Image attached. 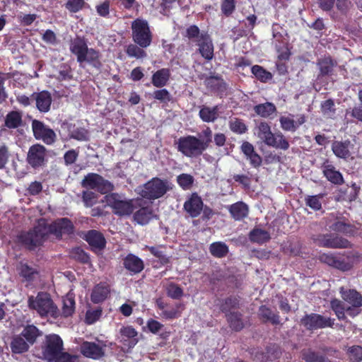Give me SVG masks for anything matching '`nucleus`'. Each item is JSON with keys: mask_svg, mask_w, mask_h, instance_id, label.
Listing matches in <instances>:
<instances>
[{"mask_svg": "<svg viewBox=\"0 0 362 362\" xmlns=\"http://www.w3.org/2000/svg\"><path fill=\"white\" fill-rule=\"evenodd\" d=\"M132 38L141 47H149L153 41V33L147 20L136 18L131 23Z\"/></svg>", "mask_w": 362, "mask_h": 362, "instance_id": "obj_7", "label": "nucleus"}, {"mask_svg": "<svg viewBox=\"0 0 362 362\" xmlns=\"http://www.w3.org/2000/svg\"><path fill=\"white\" fill-rule=\"evenodd\" d=\"M41 350L42 358L48 361L64 350L63 340L57 334H47L42 343Z\"/></svg>", "mask_w": 362, "mask_h": 362, "instance_id": "obj_11", "label": "nucleus"}, {"mask_svg": "<svg viewBox=\"0 0 362 362\" xmlns=\"http://www.w3.org/2000/svg\"><path fill=\"white\" fill-rule=\"evenodd\" d=\"M219 106L215 105L212 107L202 106L199 112V116L204 122H214L218 117Z\"/></svg>", "mask_w": 362, "mask_h": 362, "instance_id": "obj_36", "label": "nucleus"}, {"mask_svg": "<svg viewBox=\"0 0 362 362\" xmlns=\"http://www.w3.org/2000/svg\"><path fill=\"white\" fill-rule=\"evenodd\" d=\"M230 130L236 134H243L247 132V127L243 119L234 117L228 123Z\"/></svg>", "mask_w": 362, "mask_h": 362, "instance_id": "obj_53", "label": "nucleus"}, {"mask_svg": "<svg viewBox=\"0 0 362 362\" xmlns=\"http://www.w3.org/2000/svg\"><path fill=\"white\" fill-rule=\"evenodd\" d=\"M258 317L262 322H271L274 325L280 324V316L278 313H274L270 308L265 305L259 306Z\"/></svg>", "mask_w": 362, "mask_h": 362, "instance_id": "obj_30", "label": "nucleus"}, {"mask_svg": "<svg viewBox=\"0 0 362 362\" xmlns=\"http://www.w3.org/2000/svg\"><path fill=\"white\" fill-rule=\"evenodd\" d=\"M194 181V177L189 174L182 173L177 177V184L184 190L189 189Z\"/></svg>", "mask_w": 362, "mask_h": 362, "instance_id": "obj_58", "label": "nucleus"}, {"mask_svg": "<svg viewBox=\"0 0 362 362\" xmlns=\"http://www.w3.org/2000/svg\"><path fill=\"white\" fill-rule=\"evenodd\" d=\"M235 0H221V10L224 16H230L235 11Z\"/></svg>", "mask_w": 362, "mask_h": 362, "instance_id": "obj_63", "label": "nucleus"}, {"mask_svg": "<svg viewBox=\"0 0 362 362\" xmlns=\"http://www.w3.org/2000/svg\"><path fill=\"white\" fill-rule=\"evenodd\" d=\"M90 246L93 251L102 250L106 246V240L104 235L97 230H89L82 237Z\"/></svg>", "mask_w": 362, "mask_h": 362, "instance_id": "obj_16", "label": "nucleus"}, {"mask_svg": "<svg viewBox=\"0 0 362 362\" xmlns=\"http://www.w3.org/2000/svg\"><path fill=\"white\" fill-rule=\"evenodd\" d=\"M291 116V117L281 116L279 118V122L283 130L294 132L298 129V124H296V121L293 119V116Z\"/></svg>", "mask_w": 362, "mask_h": 362, "instance_id": "obj_57", "label": "nucleus"}, {"mask_svg": "<svg viewBox=\"0 0 362 362\" xmlns=\"http://www.w3.org/2000/svg\"><path fill=\"white\" fill-rule=\"evenodd\" d=\"M227 322L230 329L235 332L241 331L245 324L243 320V315L238 311H234L226 315Z\"/></svg>", "mask_w": 362, "mask_h": 362, "instance_id": "obj_35", "label": "nucleus"}, {"mask_svg": "<svg viewBox=\"0 0 362 362\" xmlns=\"http://www.w3.org/2000/svg\"><path fill=\"white\" fill-rule=\"evenodd\" d=\"M138 332L132 326H123L119 329V342L129 349L138 343Z\"/></svg>", "mask_w": 362, "mask_h": 362, "instance_id": "obj_17", "label": "nucleus"}, {"mask_svg": "<svg viewBox=\"0 0 362 362\" xmlns=\"http://www.w3.org/2000/svg\"><path fill=\"white\" fill-rule=\"evenodd\" d=\"M330 216L332 218L326 222L330 230L334 231L336 234H343L349 237L355 236L357 234L358 228L351 223L345 216H334L333 214H330Z\"/></svg>", "mask_w": 362, "mask_h": 362, "instance_id": "obj_10", "label": "nucleus"}, {"mask_svg": "<svg viewBox=\"0 0 362 362\" xmlns=\"http://www.w3.org/2000/svg\"><path fill=\"white\" fill-rule=\"evenodd\" d=\"M211 255L216 258H223L226 257L228 252V246L223 242H214L209 246Z\"/></svg>", "mask_w": 362, "mask_h": 362, "instance_id": "obj_46", "label": "nucleus"}, {"mask_svg": "<svg viewBox=\"0 0 362 362\" xmlns=\"http://www.w3.org/2000/svg\"><path fill=\"white\" fill-rule=\"evenodd\" d=\"M326 243V248L347 249L351 248V243L346 238L336 233H329Z\"/></svg>", "mask_w": 362, "mask_h": 362, "instance_id": "obj_28", "label": "nucleus"}, {"mask_svg": "<svg viewBox=\"0 0 362 362\" xmlns=\"http://www.w3.org/2000/svg\"><path fill=\"white\" fill-rule=\"evenodd\" d=\"M346 355L350 362H361L362 346L359 345H353L349 346L347 349Z\"/></svg>", "mask_w": 362, "mask_h": 362, "instance_id": "obj_56", "label": "nucleus"}, {"mask_svg": "<svg viewBox=\"0 0 362 362\" xmlns=\"http://www.w3.org/2000/svg\"><path fill=\"white\" fill-rule=\"evenodd\" d=\"M319 259L321 262L343 272H346L351 269V264L349 262L338 257L334 254L323 253L320 255Z\"/></svg>", "mask_w": 362, "mask_h": 362, "instance_id": "obj_19", "label": "nucleus"}, {"mask_svg": "<svg viewBox=\"0 0 362 362\" xmlns=\"http://www.w3.org/2000/svg\"><path fill=\"white\" fill-rule=\"evenodd\" d=\"M28 306L36 311L41 317H57L59 310L50 295L47 292H39L36 296H30L28 299Z\"/></svg>", "mask_w": 362, "mask_h": 362, "instance_id": "obj_4", "label": "nucleus"}, {"mask_svg": "<svg viewBox=\"0 0 362 362\" xmlns=\"http://www.w3.org/2000/svg\"><path fill=\"white\" fill-rule=\"evenodd\" d=\"M240 151L245 157L249 160L250 164L255 168L262 165V158L255 151L254 146L249 141H243L240 146Z\"/></svg>", "mask_w": 362, "mask_h": 362, "instance_id": "obj_23", "label": "nucleus"}, {"mask_svg": "<svg viewBox=\"0 0 362 362\" xmlns=\"http://www.w3.org/2000/svg\"><path fill=\"white\" fill-rule=\"evenodd\" d=\"M251 72L262 83H267L273 77L271 72L259 65L252 66L251 67Z\"/></svg>", "mask_w": 362, "mask_h": 362, "instance_id": "obj_48", "label": "nucleus"}, {"mask_svg": "<svg viewBox=\"0 0 362 362\" xmlns=\"http://www.w3.org/2000/svg\"><path fill=\"white\" fill-rule=\"evenodd\" d=\"M204 85L210 90L223 95L227 90V84L221 75L210 76L204 80Z\"/></svg>", "mask_w": 362, "mask_h": 362, "instance_id": "obj_25", "label": "nucleus"}, {"mask_svg": "<svg viewBox=\"0 0 362 362\" xmlns=\"http://www.w3.org/2000/svg\"><path fill=\"white\" fill-rule=\"evenodd\" d=\"M32 98L35 102L36 108L42 113L48 112L50 110L52 98L48 90L34 92Z\"/></svg>", "mask_w": 362, "mask_h": 362, "instance_id": "obj_20", "label": "nucleus"}, {"mask_svg": "<svg viewBox=\"0 0 362 362\" xmlns=\"http://www.w3.org/2000/svg\"><path fill=\"white\" fill-rule=\"evenodd\" d=\"M110 293V286L105 283H99L93 288L90 300L93 303L103 302Z\"/></svg>", "mask_w": 362, "mask_h": 362, "instance_id": "obj_29", "label": "nucleus"}, {"mask_svg": "<svg viewBox=\"0 0 362 362\" xmlns=\"http://www.w3.org/2000/svg\"><path fill=\"white\" fill-rule=\"evenodd\" d=\"M257 129L258 137L261 139L267 146H269V143L272 141V139L274 135V134L272 132L270 126L266 122H261Z\"/></svg>", "mask_w": 362, "mask_h": 362, "instance_id": "obj_44", "label": "nucleus"}, {"mask_svg": "<svg viewBox=\"0 0 362 362\" xmlns=\"http://www.w3.org/2000/svg\"><path fill=\"white\" fill-rule=\"evenodd\" d=\"M204 202L202 197L197 193H192L185 200L183 204V210L186 214L192 218L199 217L202 212Z\"/></svg>", "mask_w": 362, "mask_h": 362, "instance_id": "obj_15", "label": "nucleus"}, {"mask_svg": "<svg viewBox=\"0 0 362 362\" xmlns=\"http://www.w3.org/2000/svg\"><path fill=\"white\" fill-rule=\"evenodd\" d=\"M341 298L350 305L354 307H362V295L356 289H346L344 287L339 288Z\"/></svg>", "mask_w": 362, "mask_h": 362, "instance_id": "obj_26", "label": "nucleus"}, {"mask_svg": "<svg viewBox=\"0 0 362 362\" xmlns=\"http://www.w3.org/2000/svg\"><path fill=\"white\" fill-rule=\"evenodd\" d=\"M122 264L132 275L141 273L144 269V261L138 256L129 253L123 259Z\"/></svg>", "mask_w": 362, "mask_h": 362, "instance_id": "obj_22", "label": "nucleus"}, {"mask_svg": "<svg viewBox=\"0 0 362 362\" xmlns=\"http://www.w3.org/2000/svg\"><path fill=\"white\" fill-rule=\"evenodd\" d=\"M74 231V224L68 218H58L49 225H47L44 221H40L32 229L19 234L18 240L28 250H34L42 245L49 234H53L57 239H61L63 234L71 235Z\"/></svg>", "mask_w": 362, "mask_h": 362, "instance_id": "obj_1", "label": "nucleus"}, {"mask_svg": "<svg viewBox=\"0 0 362 362\" xmlns=\"http://www.w3.org/2000/svg\"><path fill=\"white\" fill-rule=\"evenodd\" d=\"M134 220L139 224L144 226L149 223L153 217V211L151 206L141 207L134 214Z\"/></svg>", "mask_w": 362, "mask_h": 362, "instance_id": "obj_34", "label": "nucleus"}, {"mask_svg": "<svg viewBox=\"0 0 362 362\" xmlns=\"http://www.w3.org/2000/svg\"><path fill=\"white\" fill-rule=\"evenodd\" d=\"M22 123V114L18 111L9 112L5 119V126L9 129H16Z\"/></svg>", "mask_w": 362, "mask_h": 362, "instance_id": "obj_51", "label": "nucleus"}, {"mask_svg": "<svg viewBox=\"0 0 362 362\" xmlns=\"http://www.w3.org/2000/svg\"><path fill=\"white\" fill-rule=\"evenodd\" d=\"M177 149L188 158H197L207 149L206 143L195 136H181L177 141Z\"/></svg>", "mask_w": 362, "mask_h": 362, "instance_id": "obj_6", "label": "nucleus"}, {"mask_svg": "<svg viewBox=\"0 0 362 362\" xmlns=\"http://www.w3.org/2000/svg\"><path fill=\"white\" fill-rule=\"evenodd\" d=\"M272 141L269 143L268 146H271L276 149H281L284 151H286L289 148V142L281 132L274 133Z\"/></svg>", "mask_w": 362, "mask_h": 362, "instance_id": "obj_47", "label": "nucleus"}, {"mask_svg": "<svg viewBox=\"0 0 362 362\" xmlns=\"http://www.w3.org/2000/svg\"><path fill=\"white\" fill-rule=\"evenodd\" d=\"M302 359L305 362H328L327 357L312 349H303L301 351Z\"/></svg>", "mask_w": 362, "mask_h": 362, "instance_id": "obj_40", "label": "nucleus"}, {"mask_svg": "<svg viewBox=\"0 0 362 362\" xmlns=\"http://www.w3.org/2000/svg\"><path fill=\"white\" fill-rule=\"evenodd\" d=\"M86 5L85 0H67L64 6L70 13H76L83 10Z\"/></svg>", "mask_w": 362, "mask_h": 362, "instance_id": "obj_59", "label": "nucleus"}, {"mask_svg": "<svg viewBox=\"0 0 362 362\" xmlns=\"http://www.w3.org/2000/svg\"><path fill=\"white\" fill-rule=\"evenodd\" d=\"M169 189L168 180L155 177L143 185L139 194L144 199L155 200L163 197Z\"/></svg>", "mask_w": 362, "mask_h": 362, "instance_id": "obj_8", "label": "nucleus"}, {"mask_svg": "<svg viewBox=\"0 0 362 362\" xmlns=\"http://www.w3.org/2000/svg\"><path fill=\"white\" fill-rule=\"evenodd\" d=\"M69 49L76 57L77 62L80 64L87 63L97 70L102 68L100 51L94 48H88V40L85 37L77 35L71 40Z\"/></svg>", "mask_w": 362, "mask_h": 362, "instance_id": "obj_2", "label": "nucleus"}, {"mask_svg": "<svg viewBox=\"0 0 362 362\" xmlns=\"http://www.w3.org/2000/svg\"><path fill=\"white\" fill-rule=\"evenodd\" d=\"M26 161L34 169L45 166L47 163L46 148L40 144L32 145L28 149Z\"/></svg>", "mask_w": 362, "mask_h": 362, "instance_id": "obj_13", "label": "nucleus"}, {"mask_svg": "<svg viewBox=\"0 0 362 362\" xmlns=\"http://www.w3.org/2000/svg\"><path fill=\"white\" fill-rule=\"evenodd\" d=\"M167 295L173 299H180L183 296V290L179 285L170 283L167 288Z\"/></svg>", "mask_w": 362, "mask_h": 362, "instance_id": "obj_64", "label": "nucleus"}, {"mask_svg": "<svg viewBox=\"0 0 362 362\" xmlns=\"http://www.w3.org/2000/svg\"><path fill=\"white\" fill-rule=\"evenodd\" d=\"M98 194L93 191L85 190L82 192L81 199L86 207H92L96 204L98 200Z\"/></svg>", "mask_w": 362, "mask_h": 362, "instance_id": "obj_60", "label": "nucleus"}, {"mask_svg": "<svg viewBox=\"0 0 362 362\" xmlns=\"http://www.w3.org/2000/svg\"><path fill=\"white\" fill-rule=\"evenodd\" d=\"M300 325L305 327V329L313 332L327 327L332 328L334 325V319L312 313L305 314L300 319Z\"/></svg>", "mask_w": 362, "mask_h": 362, "instance_id": "obj_12", "label": "nucleus"}, {"mask_svg": "<svg viewBox=\"0 0 362 362\" xmlns=\"http://www.w3.org/2000/svg\"><path fill=\"white\" fill-rule=\"evenodd\" d=\"M107 204L112 209L114 214L119 216L131 215L137 206V202H141L134 199H127L124 195L112 192L105 197ZM141 206V204H138Z\"/></svg>", "mask_w": 362, "mask_h": 362, "instance_id": "obj_5", "label": "nucleus"}, {"mask_svg": "<svg viewBox=\"0 0 362 362\" xmlns=\"http://www.w3.org/2000/svg\"><path fill=\"white\" fill-rule=\"evenodd\" d=\"M10 347L13 354H22L29 351L30 345L19 334L12 337Z\"/></svg>", "mask_w": 362, "mask_h": 362, "instance_id": "obj_31", "label": "nucleus"}, {"mask_svg": "<svg viewBox=\"0 0 362 362\" xmlns=\"http://www.w3.org/2000/svg\"><path fill=\"white\" fill-rule=\"evenodd\" d=\"M321 111L322 114L327 117H332V116H334L336 112V108L334 100L329 98L322 102Z\"/></svg>", "mask_w": 362, "mask_h": 362, "instance_id": "obj_61", "label": "nucleus"}, {"mask_svg": "<svg viewBox=\"0 0 362 362\" xmlns=\"http://www.w3.org/2000/svg\"><path fill=\"white\" fill-rule=\"evenodd\" d=\"M80 350L83 356L94 360L100 359L105 355L103 348L92 341H83L81 344Z\"/></svg>", "mask_w": 362, "mask_h": 362, "instance_id": "obj_21", "label": "nucleus"}, {"mask_svg": "<svg viewBox=\"0 0 362 362\" xmlns=\"http://www.w3.org/2000/svg\"><path fill=\"white\" fill-rule=\"evenodd\" d=\"M31 127L33 136L37 140H42L47 145H52L57 141V134L54 131L44 122L33 119Z\"/></svg>", "mask_w": 362, "mask_h": 362, "instance_id": "obj_14", "label": "nucleus"}, {"mask_svg": "<svg viewBox=\"0 0 362 362\" xmlns=\"http://www.w3.org/2000/svg\"><path fill=\"white\" fill-rule=\"evenodd\" d=\"M146 249L151 255L159 259V262L162 265H165L170 263V257L165 254L164 250L165 247L163 245L146 246Z\"/></svg>", "mask_w": 362, "mask_h": 362, "instance_id": "obj_45", "label": "nucleus"}, {"mask_svg": "<svg viewBox=\"0 0 362 362\" xmlns=\"http://www.w3.org/2000/svg\"><path fill=\"white\" fill-rule=\"evenodd\" d=\"M170 77V71L167 68H162L156 71L151 77V83L156 88L165 86Z\"/></svg>", "mask_w": 362, "mask_h": 362, "instance_id": "obj_33", "label": "nucleus"}, {"mask_svg": "<svg viewBox=\"0 0 362 362\" xmlns=\"http://www.w3.org/2000/svg\"><path fill=\"white\" fill-rule=\"evenodd\" d=\"M325 193H320L316 195H308L305 198L306 206L314 211H319L322 209L321 199L325 197Z\"/></svg>", "mask_w": 362, "mask_h": 362, "instance_id": "obj_52", "label": "nucleus"}, {"mask_svg": "<svg viewBox=\"0 0 362 362\" xmlns=\"http://www.w3.org/2000/svg\"><path fill=\"white\" fill-rule=\"evenodd\" d=\"M184 309L185 305L183 303H176L174 308L164 310L162 312V317L166 320L178 318Z\"/></svg>", "mask_w": 362, "mask_h": 362, "instance_id": "obj_55", "label": "nucleus"}, {"mask_svg": "<svg viewBox=\"0 0 362 362\" xmlns=\"http://www.w3.org/2000/svg\"><path fill=\"white\" fill-rule=\"evenodd\" d=\"M20 334L30 346H33L36 343L37 338L42 335V332L34 325H28Z\"/></svg>", "mask_w": 362, "mask_h": 362, "instance_id": "obj_32", "label": "nucleus"}, {"mask_svg": "<svg viewBox=\"0 0 362 362\" xmlns=\"http://www.w3.org/2000/svg\"><path fill=\"white\" fill-rule=\"evenodd\" d=\"M69 137L80 141H87L89 140L90 134L85 127L74 125L72 129H69Z\"/></svg>", "mask_w": 362, "mask_h": 362, "instance_id": "obj_50", "label": "nucleus"}, {"mask_svg": "<svg viewBox=\"0 0 362 362\" xmlns=\"http://www.w3.org/2000/svg\"><path fill=\"white\" fill-rule=\"evenodd\" d=\"M18 270L20 276L28 282L33 281L39 274L37 268L30 267L27 263L21 262Z\"/></svg>", "mask_w": 362, "mask_h": 362, "instance_id": "obj_39", "label": "nucleus"}, {"mask_svg": "<svg viewBox=\"0 0 362 362\" xmlns=\"http://www.w3.org/2000/svg\"><path fill=\"white\" fill-rule=\"evenodd\" d=\"M228 211L230 216L235 221H243L244 218L247 217L249 214V207L243 202H237L228 206Z\"/></svg>", "mask_w": 362, "mask_h": 362, "instance_id": "obj_27", "label": "nucleus"}, {"mask_svg": "<svg viewBox=\"0 0 362 362\" xmlns=\"http://www.w3.org/2000/svg\"><path fill=\"white\" fill-rule=\"evenodd\" d=\"M337 64V62L332 59L329 56L319 59L317 65L320 69V75L322 76L331 75L333 72L334 67L336 66Z\"/></svg>", "mask_w": 362, "mask_h": 362, "instance_id": "obj_37", "label": "nucleus"}, {"mask_svg": "<svg viewBox=\"0 0 362 362\" xmlns=\"http://www.w3.org/2000/svg\"><path fill=\"white\" fill-rule=\"evenodd\" d=\"M81 185L83 188L95 189L102 194L109 193L114 189L112 182L95 173H89L85 175L81 182Z\"/></svg>", "mask_w": 362, "mask_h": 362, "instance_id": "obj_9", "label": "nucleus"}, {"mask_svg": "<svg viewBox=\"0 0 362 362\" xmlns=\"http://www.w3.org/2000/svg\"><path fill=\"white\" fill-rule=\"evenodd\" d=\"M240 307V298L235 296H230L222 300L220 310L225 315L231 313L232 309H238Z\"/></svg>", "mask_w": 362, "mask_h": 362, "instance_id": "obj_43", "label": "nucleus"}, {"mask_svg": "<svg viewBox=\"0 0 362 362\" xmlns=\"http://www.w3.org/2000/svg\"><path fill=\"white\" fill-rule=\"evenodd\" d=\"M321 169L323 175L331 183L341 185L344 183L342 174L336 170V168L329 159H325L322 163Z\"/></svg>", "mask_w": 362, "mask_h": 362, "instance_id": "obj_18", "label": "nucleus"}, {"mask_svg": "<svg viewBox=\"0 0 362 362\" xmlns=\"http://www.w3.org/2000/svg\"><path fill=\"white\" fill-rule=\"evenodd\" d=\"M62 314L64 317L71 316L75 311V297L73 293H68L63 298Z\"/></svg>", "mask_w": 362, "mask_h": 362, "instance_id": "obj_42", "label": "nucleus"}, {"mask_svg": "<svg viewBox=\"0 0 362 362\" xmlns=\"http://www.w3.org/2000/svg\"><path fill=\"white\" fill-rule=\"evenodd\" d=\"M146 47H141L136 43L129 44L127 46L125 52L129 57L142 59L146 57V52L144 49Z\"/></svg>", "mask_w": 362, "mask_h": 362, "instance_id": "obj_54", "label": "nucleus"}, {"mask_svg": "<svg viewBox=\"0 0 362 362\" xmlns=\"http://www.w3.org/2000/svg\"><path fill=\"white\" fill-rule=\"evenodd\" d=\"M330 308L336 315L339 320H346V307L344 303L337 298H333L330 300Z\"/></svg>", "mask_w": 362, "mask_h": 362, "instance_id": "obj_49", "label": "nucleus"}, {"mask_svg": "<svg viewBox=\"0 0 362 362\" xmlns=\"http://www.w3.org/2000/svg\"><path fill=\"white\" fill-rule=\"evenodd\" d=\"M253 110L257 115L264 118L270 117L276 112L275 105L271 102H266L264 103L257 105L254 106Z\"/></svg>", "mask_w": 362, "mask_h": 362, "instance_id": "obj_41", "label": "nucleus"}, {"mask_svg": "<svg viewBox=\"0 0 362 362\" xmlns=\"http://www.w3.org/2000/svg\"><path fill=\"white\" fill-rule=\"evenodd\" d=\"M249 239L252 243L262 245L271 239V235L265 230L255 228L249 233Z\"/></svg>", "mask_w": 362, "mask_h": 362, "instance_id": "obj_38", "label": "nucleus"}, {"mask_svg": "<svg viewBox=\"0 0 362 362\" xmlns=\"http://www.w3.org/2000/svg\"><path fill=\"white\" fill-rule=\"evenodd\" d=\"M71 257L83 264L90 262V257L87 252L80 247H75L71 252Z\"/></svg>", "mask_w": 362, "mask_h": 362, "instance_id": "obj_62", "label": "nucleus"}, {"mask_svg": "<svg viewBox=\"0 0 362 362\" xmlns=\"http://www.w3.org/2000/svg\"><path fill=\"white\" fill-rule=\"evenodd\" d=\"M353 148L351 142L347 139L345 141H334L332 143V151L336 157L347 159L351 156V148Z\"/></svg>", "mask_w": 362, "mask_h": 362, "instance_id": "obj_24", "label": "nucleus"}, {"mask_svg": "<svg viewBox=\"0 0 362 362\" xmlns=\"http://www.w3.org/2000/svg\"><path fill=\"white\" fill-rule=\"evenodd\" d=\"M185 37L198 47L197 52L207 61L214 57V47L212 39L207 32H200L199 27L191 25L187 28Z\"/></svg>", "mask_w": 362, "mask_h": 362, "instance_id": "obj_3", "label": "nucleus"}]
</instances>
